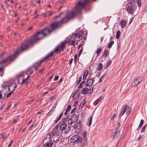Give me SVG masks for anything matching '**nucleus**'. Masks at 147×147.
<instances>
[{
    "label": "nucleus",
    "mask_w": 147,
    "mask_h": 147,
    "mask_svg": "<svg viewBox=\"0 0 147 147\" xmlns=\"http://www.w3.org/2000/svg\"><path fill=\"white\" fill-rule=\"evenodd\" d=\"M78 55L77 54L75 55L74 57V61L75 63L77 62Z\"/></svg>",
    "instance_id": "41"
},
{
    "label": "nucleus",
    "mask_w": 147,
    "mask_h": 147,
    "mask_svg": "<svg viewBox=\"0 0 147 147\" xmlns=\"http://www.w3.org/2000/svg\"><path fill=\"white\" fill-rule=\"evenodd\" d=\"M13 92H9V93H8V92L7 93H5V95L7 94V98H8L12 94Z\"/></svg>",
    "instance_id": "36"
},
{
    "label": "nucleus",
    "mask_w": 147,
    "mask_h": 147,
    "mask_svg": "<svg viewBox=\"0 0 147 147\" xmlns=\"http://www.w3.org/2000/svg\"><path fill=\"white\" fill-rule=\"evenodd\" d=\"M92 116H90L88 119V120L86 123V125L88 126H90L91 125L92 121Z\"/></svg>",
    "instance_id": "16"
},
{
    "label": "nucleus",
    "mask_w": 147,
    "mask_h": 147,
    "mask_svg": "<svg viewBox=\"0 0 147 147\" xmlns=\"http://www.w3.org/2000/svg\"><path fill=\"white\" fill-rule=\"evenodd\" d=\"M107 53H108V51L106 50H105L103 52V54L102 55L103 56H104L105 57H106L107 56Z\"/></svg>",
    "instance_id": "33"
},
{
    "label": "nucleus",
    "mask_w": 147,
    "mask_h": 147,
    "mask_svg": "<svg viewBox=\"0 0 147 147\" xmlns=\"http://www.w3.org/2000/svg\"><path fill=\"white\" fill-rule=\"evenodd\" d=\"M93 91V88L92 87H85L83 89L82 91V93L83 94H84L86 93L90 94Z\"/></svg>",
    "instance_id": "11"
},
{
    "label": "nucleus",
    "mask_w": 147,
    "mask_h": 147,
    "mask_svg": "<svg viewBox=\"0 0 147 147\" xmlns=\"http://www.w3.org/2000/svg\"><path fill=\"white\" fill-rule=\"evenodd\" d=\"M51 134H46L44 137V138L43 139V140L44 142H49L51 141Z\"/></svg>",
    "instance_id": "13"
},
{
    "label": "nucleus",
    "mask_w": 147,
    "mask_h": 147,
    "mask_svg": "<svg viewBox=\"0 0 147 147\" xmlns=\"http://www.w3.org/2000/svg\"><path fill=\"white\" fill-rule=\"evenodd\" d=\"M76 108H74L71 111V113L72 114L74 112L76 111Z\"/></svg>",
    "instance_id": "52"
},
{
    "label": "nucleus",
    "mask_w": 147,
    "mask_h": 147,
    "mask_svg": "<svg viewBox=\"0 0 147 147\" xmlns=\"http://www.w3.org/2000/svg\"><path fill=\"white\" fill-rule=\"evenodd\" d=\"M144 121L143 119H142L141 120L140 123L139 125V127H141L144 123Z\"/></svg>",
    "instance_id": "38"
},
{
    "label": "nucleus",
    "mask_w": 147,
    "mask_h": 147,
    "mask_svg": "<svg viewBox=\"0 0 147 147\" xmlns=\"http://www.w3.org/2000/svg\"><path fill=\"white\" fill-rule=\"evenodd\" d=\"M116 116V114H115L113 115V116L111 117V120H113Z\"/></svg>",
    "instance_id": "47"
},
{
    "label": "nucleus",
    "mask_w": 147,
    "mask_h": 147,
    "mask_svg": "<svg viewBox=\"0 0 147 147\" xmlns=\"http://www.w3.org/2000/svg\"><path fill=\"white\" fill-rule=\"evenodd\" d=\"M29 78V76H28L26 78H24V76L23 75H21L18 78V82L20 84H27L30 81Z\"/></svg>",
    "instance_id": "3"
},
{
    "label": "nucleus",
    "mask_w": 147,
    "mask_h": 147,
    "mask_svg": "<svg viewBox=\"0 0 147 147\" xmlns=\"http://www.w3.org/2000/svg\"><path fill=\"white\" fill-rule=\"evenodd\" d=\"M75 121V120H74L73 118L71 117L68 120L67 123L68 124L71 125L74 123Z\"/></svg>",
    "instance_id": "20"
},
{
    "label": "nucleus",
    "mask_w": 147,
    "mask_h": 147,
    "mask_svg": "<svg viewBox=\"0 0 147 147\" xmlns=\"http://www.w3.org/2000/svg\"><path fill=\"white\" fill-rule=\"evenodd\" d=\"M111 60H110L109 61V62L107 63V66H109L111 64Z\"/></svg>",
    "instance_id": "63"
},
{
    "label": "nucleus",
    "mask_w": 147,
    "mask_h": 147,
    "mask_svg": "<svg viewBox=\"0 0 147 147\" xmlns=\"http://www.w3.org/2000/svg\"><path fill=\"white\" fill-rule=\"evenodd\" d=\"M66 42L64 41L59 45H58L55 48L54 52L56 53L57 52H60L63 51L65 47V45L66 44Z\"/></svg>",
    "instance_id": "6"
},
{
    "label": "nucleus",
    "mask_w": 147,
    "mask_h": 147,
    "mask_svg": "<svg viewBox=\"0 0 147 147\" xmlns=\"http://www.w3.org/2000/svg\"><path fill=\"white\" fill-rule=\"evenodd\" d=\"M4 104H3V105H2L1 107H0V110H2L3 109V107H4Z\"/></svg>",
    "instance_id": "61"
},
{
    "label": "nucleus",
    "mask_w": 147,
    "mask_h": 147,
    "mask_svg": "<svg viewBox=\"0 0 147 147\" xmlns=\"http://www.w3.org/2000/svg\"><path fill=\"white\" fill-rule=\"evenodd\" d=\"M53 55V52L52 51L49 54H48L44 59H43L44 61L47 59L51 57Z\"/></svg>",
    "instance_id": "19"
},
{
    "label": "nucleus",
    "mask_w": 147,
    "mask_h": 147,
    "mask_svg": "<svg viewBox=\"0 0 147 147\" xmlns=\"http://www.w3.org/2000/svg\"><path fill=\"white\" fill-rule=\"evenodd\" d=\"M59 77L58 76H55L54 79V81H57L59 79Z\"/></svg>",
    "instance_id": "48"
},
{
    "label": "nucleus",
    "mask_w": 147,
    "mask_h": 147,
    "mask_svg": "<svg viewBox=\"0 0 147 147\" xmlns=\"http://www.w3.org/2000/svg\"><path fill=\"white\" fill-rule=\"evenodd\" d=\"M103 37H101L100 38V41L101 42H102V41L103 40Z\"/></svg>",
    "instance_id": "62"
},
{
    "label": "nucleus",
    "mask_w": 147,
    "mask_h": 147,
    "mask_svg": "<svg viewBox=\"0 0 147 147\" xmlns=\"http://www.w3.org/2000/svg\"><path fill=\"white\" fill-rule=\"evenodd\" d=\"M45 36L41 31L38 32L31 38L30 41L26 40L22 44L21 47L18 49L13 55L3 60L0 62V64L2 65L13 61L21 52L28 48L29 45L37 42L39 40L42 39Z\"/></svg>",
    "instance_id": "2"
},
{
    "label": "nucleus",
    "mask_w": 147,
    "mask_h": 147,
    "mask_svg": "<svg viewBox=\"0 0 147 147\" xmlns=\"http://www.w3.org/2000/svg\"><path fill=\"white\" fill-rule=\"evenodd\" d=\"M142 79L143 77L142 76L139 77L136 79H135L131 83V86L133 87L136 86L142 82Z\"/></svg>",
    "instance_id": "10"
},
{
    "label": "nucleus",
    "mask_w": 147,
    "mask_h": 147,
    "mask_svg": "<svg viewBox=\"0 0 147 147\" xmlns=\"http://www.w3.org/2000/svg\"><path fill=\"white\" fill-rule=\"evenodd\" d=\"M88 70H86L84 73V75L83 77V80H84L86 79L88 74Z\"/></svg>",
    "instance_id": "21"
},
{
    "label": "nucleus",
    "mask_w": 147,
    "mask_h": 147,
    "mask_svg": "<svg viewBox=\"0 0 147 147\" xmlns=\"http://www.w3.org/2000/svg\"><path fill=\"white\" fill-rule=\"evenodd\" d=\"M127 106L126 105L123 107L122 111L124 112H125L126 111L127 109Z\"/></svg>",
    "instance_id": "37"
},
{
    "label": "nucleus",
    "mask_w": 147,
    "mask_h": 147,
    "mask_svg": "<svg viewBox=\"0 0 147 147\" xmlns=\"http://www.w3.org/2000/svg\"><path fill=\"white\" fill-rule=\"evenodd\" d=\"M114 42L113 41L110 42L108 45V47L109 48H110L111 47L112 45L113 44Z\"/></svg>",
    "instance_id": "30"
},
{
    "label": "nucleus",
    "mask_w": 147,
    "mask_h": 147,
    "mask_svg": "<svg viewBox=\"0 0 147 147\" xmlns=\"http://www.w3.org/2000/svg\"><path fill=\"white\" fill-rule=\"evenodd\" d=\"M142 135H140V136L138 138V140H140L142 138Z\"/></svg>",
    "instance_id": "59"
},
{
    "label": "nucleus",
    "mask_w": 147,
    "mask_h": 147,
    "mask_svg": "<svg viewBox=\"0 0 147 147\" xmlns=\"http://www.w3.org/2000/svg\"><path fill=\"white\" fill-rule=\"evenodd\" d=\"M83 48H82L80 49V51L79 52V55H81V54L82 53V51H83Z\"/></svg>",
    "instance_id": "58"
},
{
    "label": "nucleus",
    "mask_w": 147,
    "mask_h": 147,
    "mask_svg": "<svg viewBox=\"0 0 147 147\" xmlns=\"http://www.w3.org/2000/svg\"><path fill=\"white\" fill-rule=\"evenodd\" d=\"M3 92L2 91H0V98H2V99H4L5 98V96H6V95H4V96L3 97H2V93H3Z\"/></svg>",
    "instance_id": "35"
},
{
    "label": "nucleus",
    "mask_w": 147,
    "mask_h": 147,
    "mask_svg": "<svg viewBox=\"0 0 147 147\" xmlns=\"http://www.w3.org/2000/svg\"><path fill=\"white\" fill-rule=\"evenodd\" d=\"M106 76V74H104L100 78L99 82L101 83L102 82L104 78Z\"/></svg>",
    "instance_id": "27"
},
{
    "label": "nucleus",
    "mask_w": 147,
    "mask_h": 147,
    "mask_svg": "<svg viewBox=\"0 0 147 147\" xmlns=\"http://www.w3.org/2000/svg\"><path fill=\"white\" fill-rule=\"evenodd\" d=\"M102 99V98L101 97H100L99 98H98L96 100V102H98L100 101V100Z\"/></svg>",
    "instance_id": "54"
},
{
    "label": "nucleus",
    "mask_w": 147,
    "mask_h": 147,
    "mask_svg": "<svg viewBox=\"0 0 147 147\" xmlns=\"http://www.w3.org/2000/svg\"><path fill=\"white\" fill-rule=\"evenodd\" d=\"M56 87H57L56 85H54L53 87H51L50 88V89H52V90L55 89V88H56Z\"/></svg>",
    "instance_id": "56"
},
{
    "label": "nucleus",
    "mask_w": 147,
    "mask_h": 147,
    "mask_svg": "<svg viewBox=\"0 0 147 147\" xmlns=\"http://www.w3.org/2000/svg\"><path fill=\"white\" fill-rule=\"evenodd\" d=\"M17 85L14 84H10L9 86L6 85L3 88V90L4 91V89L7 90L8 89L9 92H13L15 90V88H16Z\"/></svg>",
    "instance_id": "8"
},
{
    "label": "nucleus",
    "mask_w": 147,
    "mask_h": 147,
    "mask_svg": "<svg viewBox=\"0 0 147 147\" xmlns=\"http://www.w3.org/2000/svg\"><path fill=\"white\" fill-rule=\"evenodd\" d=\"M124 113L125 112H124L122 111L119 115V117H121V116L124 114Z\"/></svg>",
    "instance_id": "50"
},
{
    "label": "nucleus",
    "mask_w": 147,
    "mask_h": 147,
    "mask_svg": "<svg viewBox=\"0 0 147 147\" xmlns=\"http://www.w3.org/2000/svg\"><path fill=\"white\" fill-rule=\"evenodd\" d=\"M138 2V7H140L141 6V3L140 2V1L138 0L137 1Z\"/></svg>",
    "instance_id": "49"
},
{
    "label": "nucleus",
    "mask_w": 147,
    "mask_h": 147,
    "mask_svg": "<svg viewBox=\"0 0 147 147\" xmlns=\"http://www.w3.org/2000/svg\"><path fill=\"white\" fill-rule=\"evenodd\" d=\"M73 61V59H71L69 60V65H70L71 63H72V62Z\"/></svg>",
    "instance_id": "57"
},
{
    "label": "nucleus",
    "mask_w": 147,
    "mask_h": 147,
    "mask_svg": "<svg viewBox=\"0 0 147 147\" xmlns=\"http://www.w3.org/2000/svg\"><path fill=\"white\" fill-rule=\"evenodd\" d=\"M87 143V138H84L82 142V145L83 146H85Z\"/></svg>",
    "instance_id": "23"
},
{
    "label": "nucleus",
    "mask_w": 147,
    "mask_h": 147,
    "mask_svg": "<svg viewBox=\"0 0 147 147\" xmlns=\"http://www.w3.org/2000/svg\"><path fill=\"white\" fill-rule=\"evenodd\" d=\"M102 51V49L101 47L100 48H98L96 52V53H97L96 57H98V54L99 53H100L101 51Z\"/></svg>",
    "instance_id": "32"
},
{
    "label": "nucleus",
    "mask_w": 147,
    "mask_h": 147,
    "mask_svg": "<svg viewBox=\"0 0 147 147\" xmlns=\"http://www.w3.org/2000/svg\"><path fill=\"white\" fill-rule=\"evenodd\" d=\"M78 29L75 31L74 34L71 37L72 38H77L78 39L81 38L82 39L83 37L82 35L84 34V31L83 30H81L78 34Z\"/></svg>",
    "instance_id": "9"
},
{
    "label": "nucleus",
    "mask_w": 147,
    "mask_h": 147,
    "mask_svg": "<svg viewBox=\"0 0 147 147\" xmlns=\"http://www.w3.org/2000/svg\"><path fill=\"white\" fill-rule=\"evenodd\" d=\"M120 126V124L119 122H118L116 125V127L117 128H119Z\"/></svg>",
    "instance_id": "45"
},
{
    "label": "nucleus",
    "mask_w": 147,
    "mask_h": 147,
    "mask_svg": "<svg viewBox=\"0 0 147 147\" xmlns=\"http://www.w3.org/2000/svg\"><path fill=\"white\" fill-rule=\"evenodd\" d=\"M53 142L50 141L47 142L44 144V146L45 147H51L53 145Z\"/></svg>",
    "instance_id": "14"
},
{
    "label": "nucleus",
    "mask_w": 147,
    "mask_h": 147,
    "mask_svg": "<svg viewBox=\"0 0 147 147\" xmlns=\"http://www.w3.org/2000/svg\"><path fill=\"white\" fill-rule=\"evenodd\" d=\"M36 126V124L35 123H33L30 127V129H31L33 127H35Z\"/></svg>",
    "instance_id": "43"
},
{
    "label": "nucleus",
    "mask_w": 147,
    "mask_h": 147,
    "mask_svg": "<svg viewBox=\"0 0 147 147\" xmlns=\"http://www.w3.org/2000/svg\"><path fill=\"white\" fill-rule=\"evenodd\" d=\"M13 142L11 140L9 142V144L8 145V147H10L11 146V145H12V144L13 143Z\"/></svg>",
    "instance_id": "55"
},
{
    "label": "nucleus",
    "mask_w": 147,
    "mask_h": 147,
    "mask_svg": "<svg viewBox=\"0 0 147 147\" xmlns=\"http://www.w3.org/2000/svg\"><path fill=\"white\" fill-rule=\"evenodd\" d=\"M82 139L78 135L73 136L71 138V143H78L82 142Z\"/></svg>",
    "instance_id": "5"
},
{
    "label": "nucleus",
    "mask_w": 147,
    "mask_h": 147,
    "mask_svg": "<svg viewBox=\"0 0 147 147\" xmlns=\"http://www.w3.org/2000/svg\"><path fill=\"white\" fill-rule=\"evenodd\" d=\"M97 69L98 70H100L103 67V65L102 63H100L97 65Z\"/></svg>",
    "instance_id": "24"
},
{
    "label": "nucleus",
    "mask_w": 147,
    "mask_h": 147,
    "mask_svg": "<svg viewBox=\"0 0 147 147\" xmlns=\"http://www.w3.org/2000/svg\"><path fill=\"white\" fill-rule=\"evenodd\" d=\"M120 24L121 27L123 28L126 26L127 22L125 20H122L120 22Z\"/></svg>",
    "instance_id": "18"
},
{
    "label": "nucleus",
    "mask_w": 147,
    "mask_h": 147,
    "mask_svg": "<svg viewBox=\"0 0 147 147\" xmlns=\"http://www.w3.org/2000/svg\"><path fill=\"white\" fill-rule=\"evenodd\" d=\"M85 82L84 81H82L81 83L78 86V88H80L84 86H85Z\"/></svg>",
    "instance_id": "25"
},
{
    "label": "nucleus",
    "mask_w": 147,
    "mask_h": 147,
    "mask_svg": "<svg viewBox=\"0 0 147 147\" xmlns=\"http://www.w3.org/2000/svg\"><path fill=\"white\" fill-rule=\"evenodd\" d=\"M120 32L119 31H117L116 32V37L117 39H119L120 36Z\"/></svg>",
    "instance_id": "34"
},
{
    "label": "nucleus",
    "mask_w": 147,
    "mask_h": 147,
    "mask_svg": "<svg viewBox=\"0 0 147 147\" xmlns=\"http://www.w3.org/2000/svg\"><path fill=\"white\" fill-rule=\"evenodd\" d=\"M17 120H18L17 119H15L14 120L12 123L13 124H15L16 123H17Z\"/></svg>",
    "instance_id": "53"
},
{
    "label": "nucleus",
    "mask_w": 147,
    "mask_h": 147,
    "mask_svg": "<svg viewBox=\"0 0 147 147\" xmlns=\"http://www.w3.org/2000/svg\"><path fill=\"white\" fill-rule=\"evenodd\" d=\"M1 138H2L3 139H4V140H5L6 138V136H5V133H2L1 134Z\"/></svg>",
    "instance_id": "31"
},
{
    "label": "nucleus",
    "mask_w": 147,
    "mask_h": 147,
    "mask_svg": "<svg viewBox=\"0 0 147 147\" xmlns=\"http://www.w3.org/2000/svg\"><path fill=\"white\" fill-rule=\"evenodd\" d=\"M4 71V67H0V74L1 77H2L3 75Z\"/></svg>",
    "instance_id": "28"
},
{
    "label": "nucleus",
    "mask_w": 147,
    "mask_h": 147,
    "mask_svg": "<svg viewBox=\"0 0 147 147\" xmlns=\"http://www.w3.org/2000/svg\"><path fill=\"white\" fill-rule=\"evenodd\" d=\"M83 45V44H80L78 46V49H79V48L81 47L82 46V45Z\"/></svg>",
    "instance_id": "60"
},
{
    "label": "nucleus",
    "mask_w": 147,
    "mask_h": 147,
    "mask_svg": "<svg viewBox=\"0 0 147 147\" xmlns=\"http://www.w3.org/2000/svg\"><path fill=\"white\" fill-rule=\"evenodd\" d=\"M146 126V125H144L143 127V128H142V129L141 131V132H144Z\"/></svg>",
    "instance_id": "40"
},
{
    "label": "nucleus",
    "mask_w": 147,
    "mask_h": 147,
    "mask_svg": "<svg viewBox=\"0 0 147 147\" xmlns=\"http://www.w3.org/2000/svg\"><path fill=\"white\" fill-rule=\"evenodd\" d=\"M71 109V106H69V105H68V107H67L66 110H67V111H69V110Z\"/></svg>",
    "instance_id": "44"
},
{
    "label": "nucleus",
    "mask_w": 147,
    "mask_h": 147,
    "mask_svg": "<svg viewBox=\"0 0 147 147\" xmlns=\"http://www.w3.org/2000/svg\"><path fill=\"white\" fill-rule=\"evenodd\" d=\"M75 42V41L72 40V41H71L70 43L71 45H74Z\"/></svg>",
    "instance_id": "51"
},
{
    "label": "nucleus",
    "mask_w": 147,
    "mask_h": 147,
    "mask_svg": "<svg viewBox=\"0 0 147 147\" xmlns=\"http://www.w3.org/2000/svg\"><path fill=\"white\" fill-rule=\"evenodd\" d=\"M131 111V109L129 107L127 106V109L126 110V114L127 115H129Z\"/></svg>",
    "instance_id": "26"
},
{
    "label": "nucleus",
    "mask_w": 147,
    "mask_h": 147,
    "mask_svg": "<svg viewBox=\"0 0 147 147\" xmlns=\"http://www.w3.org/2000/svg\"><path fill=\"white\" fill-rule=\"evenodd\" d=\"M90 0H80L75 6L74 9L69 13L61 20L52 23L48 27L45 28L41 30L45 36L50 34L54 30L61 26L62 24L67 22L70 19L74 17L76 14L80 13ZM95 1L96 0H93Z\"/></svg>",
    "instance_id": "1"
},
{
    "label": "nucleus",
    "mask_w": 147,
    "mask_h": 147,
    "mask_svg": "<svg viewBox=\"0 0 147 147\" xmlns=\"http://www.w3.org/2000/svg\"><path fill=\"white\" fill-rule=\"evenodd\" d=\"M63 115V113H62L61 114H60V115L58 117V118H57V119L55 121V123H57L58 122V121L60 120L61 118L62 117Z\"/></svg>",
    "instance_id": "29"
},
{
    "label": "nucleus",
    "mask_w": 147,
    "mask_h": 147,
    "mask_svg": "<svg viewBox=\"0 0 147 147\" xmlns=\"http://www.w3.org/2000/svg\"><path fill=\"white\" fill-rule=\"evenodd\" d=\"M44 61H43V60H41L40 61L34 64V65L33 66L35 67H37L38 66H39L40 65V64H41V63H42Z\"/></svg>",
    "instance_id": "22"
},
{
    "label": "nucleus",
    "mask_w": 147,
    "mask_h": 147,
    "mask_svg": "<svg viewBox=\"0 0 147 147\" xmlns=\"http://www.w3.org/2000/svg\"><path fill=\"white\" fill-rule=\"evenodd\" d=\"M94 82V79L92 78L88 79L86 83L85 87L88 86L90 87V86L92 85Z\"/></svg>",
    "instance_id": "12"
},
{
    "label": "nucleus",
    "mask_w": 147,
    "mask_h": 147,
    "mask_svg": "<svg viewBox=\"0 0 147 147\" xmlns=\"http://www.w3.org/2000/svg\"><path fill=\"white\" fill-rule=\"evenodd\" d=\"M58 127V125L56 126L54 128V129H55L56 130Z\"/></svg>",
    "instance_id": "64"
},
{
    "label": "nucleus",
    "mask_w": 147,
    "mask_h": 147,
    "mask_svg": "<svg viewBox=\"0 0 147 147\" xmlns=\"http://www.w3.org/2000/svg\"><path fill=\"white\" fill-rule=\"evenodd\" d=\"M59 129L61 131H64L65 133H67L70 131L71 128L69 126L67 127L66 123L63 121L62 123L60 126Z\"/></svg>",
    "instance_id": "4"
},
{
    "label": "nucleus",
    "mask_w": 147,
    "mask_h": 147,
    "mask_svg": "<svg viewBox=\"0 0 147 147\" xmlns=\"http://www.w3.org/2000/svg\"><path fill=\"white\" fill-rule=\"evenodd\" d=\"M127 12L131 14L134 12V9L131 6H129L127 8Z\"/></svg>",
    "instance_id": "17"
},
{
    "label": "nucleus",
    "mask_w": 147,
    "mask_h": 147,
    "mask_svg": "<svg viewBox=\"0 0 147 147\" xmlns=\"http://www.w3.org/2000/svg\"><path fill=\"white\" fill-rule=\"evenodd\" d=\"M84 101H82L81 102V104L80 105V106L79 107V108L80 109H82L83 107L84 106Z\"/></svg>",
    "instance_id": "39"
},
{
    "label": "nucleus",
    "mask_w": 147,
    "mask_h": 147,
    "mask_svg": "<svg viewBox=\"0 0 147 147\" xmlns=\"http://www.w3.org/2000/svg\"><path fill=\"white\" fill-rule=\"evenodd\" d=\"M86 134H87V133H86V131H84L83 132V134L84 136V138H86Z\"/></svg>",
    "instance_id": "46"
},
{
    "label": "nucleus",
    "mask_w": 147,
    "mask_h": 147,
    "mask_svg": "<svg viewBox=\"0 0 147 147\" xmlns=\"http://www.w3.org/2000/svg\"><path fill=\"white\" fill-rule=\"evenodd\" d=\"M82 79V77L81 76H80L78 79V81L77 84H79L80 82H81Z\"/></svg>",
    "instance_id": "42"
},
{
    "label": "nucleus",
    "mask_w": 147,
    "mask_h": 147,
    "mask_svg": "<svg viewBox=\"0 0 147 147\" xmlns=\"http://www.w3.org/2000/svg\"><path fill=\"white\" fill-rule=\"evenodd\" d=\"M120 132L118 131L113 132L112 134V136L113 138H118L120 135Z\"/></svg>",
    "instance_id": "15"
},
{
    "label": "nucleus",
    "mask_w": 147,
    "mask_h": 147,
    "mask_svg": "<svg viewBox=\"0 0 147 147\" xmlns=\"http://www.w3.org/2000/svg\"><path fill=\"white\" fill-rule=\"evenodd\" d=\"M51 140L53 142L57 141L60 138V134L59 132H56L54 133L53 134L51 133Z\"/></svg>",
    "instance_id": "7"
}]
</instances>
